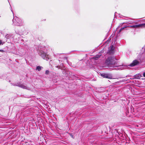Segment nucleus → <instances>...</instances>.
Returning a JSON list of instances; mask_svg holds the SVG:
<instances>
[{"mask_svg": "<svg viewBox=\"0 0 145 145\" xmlns=\"http://www.w3.org/2000/svg\"><path fill=\"white\" fill-rule=\"evenodd\" d=\"M116 59L114 57H109L106 60L105 63V65L106 66L112 67H113V69L117 70L119 69L116 68L117 67H120V66L115 65L116 64ZM123 67L120 68L121 70H122L124 69H126L127 67L126 66H122Z\"/></svg>", "mask_w": 145, "mask_h": 145, "instance_id": "obj_1", "label": "nucleus"}, {"mask_svg": "<svg viewBox=\"0 0 145 145\" xmlns=\"http://www.w3.org/2000/svg\"><path fill=\"white\" fill-rule=\"evenodd\" d=\"M39 54L44 59L47 60L49 59L48 55L42 50H40V52L39 53Z\"/></svg>", "mask_w": 145, "mask_h": 145, "instance_id": "obj_2", "label": "nucleus"}, {"mask_svg": "<svg viewBox=\"0 0 145 145\" xmlns=\"http://www.w3.org/2000/svg\"><path fill=\"white\" fill-rule=\"evenodd\" d=\"M138 58L142 60L145 59V45L142 48L141 52L140 55H138Z\"/></svg>", "mask_w": 145, "mask_h": 145, "instance_id": "obj_3", "label": "nucleus"}, {"mask_svg": "<svg viewBox=\"0 0 145 145\" xmlns=\"http://www.w3.org/2000/svg\"><path fill=\"white\" fill-rule=\"evenodd\" d=\"M13 23L15 25L20 26L22 25V20L16 17L13 20Z\"/></svg>", "mask_w": 145, "mask_h": 145, "instance_id": "obj_4", "label": "nucleus"}, {"mask_svg": "<svg viewBox=\"0 0 145 145\" xmlns=\"http://www.w3.org/2000/svg\"><path fill=\"white\" fill-rule=\"evenodd\" d=\"M142 61L139 58L138 60H135L133 61V62L130 65V66L131 67L134 66L138 64L140 62Z\"/></svg>", "mask_w": 145, "mask_h": 145, "instance_id": "obj_5", "label": "nucleus"}, {"mask_svg": "<svg viewBox=\"0 0 145 145\" xmlns=\"http://www.w3.org/2000/svg\"><path fill=\"white\" fill-rule=\"evenodd\" d=\"M101 75L103 78H107L108 79H112V75L110 74L102 73L100 74Z\"/></svg>", "mask_w": 145, "mask_h": 145, "instance_id": "obj_6", "label": "nucleus"}, {"mask_svg": "<svg viewBox=\"0 0 145 145\" xmlns=\"http://www.w3.org/2000/svg\"><path fill=\"white\" fill-rule=\"evenodd\" d=\"M128 27L134 28H138L140 27H145V24H141L138 25H134Z\"/></svg>", "mask_w": 145, "mask_h": 145, "instance_id": "obj_7", "label": "nucleus"}, {"mask_svg": "<svg viewBox=\"0 0 145 145\" xmlns=\"http://www.w3.org/2000/svg\"><path fill=\"white\" fill-rule=\"evenodd\" d=\"M17 86L23 89H29V88L27 87V86L24 84H20L18 85Z\"/></svg>", "mask_w": 145, "mask_h": 145, "instance_id": "obj_8", "label": "nucleus"}, {"mask_svg": "<svg viewBox=\"0 0 145 145\" xmlns=\"http://www.w3.org/2000/svg\"><path fill=\"white\" fill-rule=\"evenodd\" d=\"M110 50H109V51L108 52L109 53V54H111L112 53L113 51V46H112L110 47Z\"/></svg>", "mask_w": 145, "mask_h": 145, "instance_id": "obj_9", "label": "nucleus"}, {"mask_svg": "<svg viewBox=\"0 0 145 145\" xmlns=\"http://www.w3.org/2000/svg\"><path fill=\"white\" fill-rule=\"evenodd\" d=\"M99 57V56L98 55H97L96 56H95L93 57V58L95 60H97L98 59V58Z\"/></svg>", "mask_w": 145, "mask_h": 145, "instance_id": "obj_10", "label": "nucleus"}, {"mask_svg": "<svg viewBox=\"0 0 145 145\" xmlns=\"http://www.w3.org/2000/svg\"><path fill=\"white\" fill-rule=\"evenodd\" d=\"M42 68L41 67L38 66L37 67L36 69L38 70V71H40L41 70Z\"/></svg>", "mask_w": 145, "mask_h": 145, "instance_id": "obj_11", "label": "nucleus"}, {"mask_svg": "<svg viewBox=\"0 0 145 145\" xmlns=\"http://www.w3.org/2000/svg\"><path fill=\"white\" fill-rule=\"evenodd\" d=\"M127 27L125 26V27H124L121 28L120 30L119 33H120V32L122 30H123L125 28Z\"/></svg>", "mask_w": 145, "mask_h": 145, "instance_id": "obj_12", "label": "nucleus"}, {"mask_svg": "<svg viewBox=\"0 0 145 145\" xmlns=\"http://www.w3.org/2000/svg\"><path fill=\"white\" fill-rule=\"evenodd\" d=\"M4 43V42H2L1 40H0V45L1 44H2V45H3Z\"/></svg>", "mask_w": 145, "mask_h": 145, "instance_id": "obj_13", "label": "nucleus"}, {"mask_svg": "<svg viewBox=\"0 0 145 145\" xmlns=\"http://www.w3.org/2000/svg\"><path fill=\"white\" fill-rule=\"evenodd\" d=\"M49 73V71L48 70H46L45 72V74H48Z\"/></svg>", "mask_w": 145, "mask_h": 145, "instance_id": "obj_14", "label": "nucleus"}, {"mask_svg": "<svg viewBox=\"0 0 145 145\" xmlns=\"http://www.w3.org/2000/svg\"><path fill=\"white\" fill-rule=\"evenodd\" d=\"M143 75L145 77V72L143 73Z\"/></svg>", "mask_w": 145, "mask_h": 145, "instance_id": "obj_15", "label": "nucleus"}, {"mask_svg": "<svg viewBox=\"0 0 145 145\" xmlns=\"http://www.w3.org/2000/svg\"><path fill=\"white\" fill-rule=\"evenodd\" d=\"M0 52H4V51L2 50H0Z\"/></svg>", "mask_w": 145, "mask_h": 145, "instance_id": "obj_16", "label": "nucleus"}, {"mask_svg": "<svg viewBox=\"0 0 145 145\" xmlns=\"http://www.w3.org/2000/svg\"><path fill=\"white\" fill-rule=\"evenodd\" d=\"M125 81H126V80H123V82Z\"/></svg>", "mask_w": 145, "mask_h": 145, "instance_id": "obj_17", "label": "nucleus"}, {"mask_svg": "<svg viewBox=\"0 0 145 145\" xmlns=\"http://www.w3.org/2000/svg\"><path fill=\"white\" fill-rule=\"evenodd\" d=\"M57 67V68H58V66H57V67Z\"/></svg>", "mask_w": 145, "mask_h": 145, "instance_id": "obj_18", "label": "nucleus"}]
</instances>
